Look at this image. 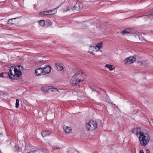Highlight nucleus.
I'll return each instance as SVG.
<instances>
[{"instance_id": "f257e3e1", "label": "nucleus", "mask_w": 153, "mask_h": 153, "mask_svg": "<svg viewBox=\"0 0 153 153\" xmlns=\"http://www.w3.org/2000/svg\"><path fill=\"white\" fill-rule=\"evenodd\" d=\"M23 70L22 66L19 65L17 68L15 66H12L10 67L9 72L6 73L9 78L11 79H15L16 77H19L22 74V71Z\"/></svg>"}, {"instance_id": "f03ea898", "label": "nucleus", "mask_w": 153, "mask_h": 153, "mask_svg": "<svg viewBox=\"0 0 153 153\" xmlns=\"http://www.w3.org/2000/svg\"><path fill=\"white\" fill-rule=\"evenodd\" d=\"M139 139L140 145L143 146H146L149 142L150 138L149 135L145 133H142L140 134Z\"/></svg>"}, {"instance_id": "7ed1b4c3", "label": "nucleus", "mask_w": 153, "mask_h": 153, "mask_svg": "<svg viewBox=\"0 0 153 153\" xmlns=\"http://www.w3.org/2000/svg\"><path fill=\"white\" fill-rule=\"evenodd\" d=\"M97 124L96 121L91 120L86 123V127L88 131H92L97 128Z\"/></svg>"}, {"instance_id": "20e7f679", "label": "nucleus", "mask_w": 153, "mask_h": 153, "mask_svg": "<svg viewBox=\"0 0 153 153\" xmlns=\"http://www.w3.org/2000/svg\"><path fill=\"white\" fill-rule=\"evenodd\" d=\"M74 75L76 76L80 82L84 81L85 78V74L82 70L77 71Z\"/></svg>"}, {"instance_id": "39448f33", "label": "nucleus", "mask_w": 153, "mask_h": 153, "mask_svg": "<svg viewBox=\"0 0 153 153\" xmlns=\"http://www.w3.org/2000/svg\"><path fill=\"white\" fill-rule=\"evenodd\" d=\"M41 90L45 93L52 91L55 92L56 94H57V93L59 92L58 90L56 88H49L47 86L41 87Z\"/></svg>"}, {"instance_id": "423d86ee", "label": "nucleus", "mask_w": 153, "mask_h": 153, "mask_svg": "<svg viewBox=\"0 0 153 153\" xmlns=\"http://www.w3.org/2000/svg\"><path fill=\"white\" fill-rule=\"evenodd\" d=\"M83 7L82 3L80 1H77L73 7L71 8L72 10L77 11L81 9Z\"/></svg>"}, {"instance_id": "0eeeda50", "label": "nucleus", "mask_w": 153, "mask_h": 153, "mask_svg": "<svg viewBox=\"0 0 153 153\" xmlns=\"http://www.w3.org/2000/svg\"><path fill=\"white\" fill-rule=\"evenodd\" d=\"M70 83L73 86L77 85L80 82L76 76H73L70 80Z\"/></svg>"}, {"instance_id": "6e6552de", "label": "nucleus", "mask_w": 153, "mask_h": 153, "mask_svg": "<svg viewBox=\"0 0 153 153\" xmlns=\"http://www.w3.org/2000/svg\"><path fill=\"white\" fill-rule=\"evenodd\" d=\"M42 68L43 71L42 75L49 73L51 70V67L49 65H46L45 67H42Z\"/></svg>"}, {"instance_id": "1a4fd4ad", "label": "nucleus", "mask_w": 153, "mask_h": 153, "mask_svg": "<svg viewBox=\"0 0 153 153\" xmlns=\"http://www.w3.org/2000/svg\"><path fill=\"white\" fill-rule=\"evenodd\" d=\"M59 6L58 7L54 9L53 10H50L47 11H44L43 13V14L44 15H48L55 13L56 12L57 9L59 8Z\"/></svg>"}, {"instance_id": "9d476101", "label": "nucleus", "mask_w": 153, "mask_h": 153, "mask_svg": "<svg viewBox=\"0 0 153 153\" xmlns=\"http://www.w3.org/2000/svg\"><path fill=\"white\" fill-rule=\"evenodd\" d=\"M136 60L135 58L133 57H130L129 58H126L125 60V62L127 63L129 62L130 63H132Z\"/></svg>"}, {"instance_id": "9b49d317", "label": "nucleus", "mask_w": 153, "mask_h": 153, "mask_svg": "<svg viewBox=\"0 0 153 153\" xmlns=\"http://www.w3.org/2000/svg\"><path fill=\"white\" fill-rule=\"evenodd\" d=\"M51 131L46 130H45L42 131L41 134L43 137H45L48 136L51 134Z\"/></svg>"}, {"instance_id": "f8f14e48", "label": "nucleus", "mask_w": 153, "mask_h": 153, "mask_svg": "<svg viewBox=\"0 0 153 153\" xmlns=\"http://www.w3.org/2000/svg\"><path fill=\"white\" fill-rule=\"evenodd\" d=\"M55 66L56 67L58 71H61L63 69L62 64H60L59 62L56 63L55 65Z\"/></svg>"}, {"instance_id": "ddd939ff", "label": "nucleus", "mask_w": 153, "mask_h": 153, "mask_svg": "<svg viewBox=\"0 0 153 153\" xmlns=\"http://www.w3.org/2000/svg\"><path fill=\"white\" fill-rule=\"evenodd\" d=\"M63 129L67 133H71L72 132V130L71 127L64 126H63Z\"/></svg>"}, {"instance_id": "4468645a", "label": "nucleus", "mask_w": 153, "mask_h": 153, "mask_svg": "<svg viewBox=\"0 0 153 153\" xmlns=\"http://www.w3.org/2000/svg\"><path fill=\"white\" fill-rule=\"evenodd\" d=\"M102 43H98L95 47H94V49L95 50V52H97L100 49L102 48Z\"/></svg>"}, {"instance_id": "2eb2a0df", "label": "nucleus", "mask_w": 153, "mask_h": 153, "mask_svg": "<svg viewBox=\"0 0 153 153\" xmlns=\"http://www.w3.org/2000/svg\"><path fill=\"white\" fill-rule=\"evenodd\" d=\"M132 132L134 133H136L137 135L139 134H140L142 133L141 132L140 129L139 128H134L132 130Z\"/></svg>"}, {"instance_id": "dca6fc26", "label": "nucleus", "mask_w": 153, "mask_h": 153, "mask_svg": "<svg viewBox=\"0 0 153 153\" xmlns=\"http://www.w3.org/2000/svg\"><path fill=\"white\" fill-rule=\"evenodd\" d=\"M48 152L46 149H44L35 150V153H48Z\"/></svg>"}, {"instance_id": "f3484780", "label": "nucleus", "mask_w": 153, "mask_h": 153, "mask_svg": "<svg viewBox=\"0 0 153 153\" xmlns=\"http://www.w3.org/2000/svg\"><path fill=\"white\" fill-rule=\"evenodd\" d=\"M43 71L42 67L36 69L35 70V73L37 76L42 75Z\"/></svg>"}, {"instance_id": "a211bd4d", "label": "nucleus", "mask_w": 153, "mask_h": 153, "mask_svg": "<svg viewBox=\"0 0 153 153\" xmlns=\"http://www.w3.org/2000/svg\"><path fill=\"white\" fill-rule=\"evenodd\" d=\"M132 31V29L130 28H127L123 30L121 32L122 34L125 35L127 33H129Z\"/></svg>"}, {"instance_id": "6ab92c4d", "label": "nucleus", "mask_w": 153, "mask_h": 153, "mask_svg": "<svg viewBox=\"0 0 153 153\" xmlns=\"http://www.w3.org/2000/svg\"><path fill=\"white\" fill-rule=\"evenodd\" d=\"M135 38L137 39L138 42H140L143 40V38L141 36H139L138 35H136L135 36Z\"/></svg>"}, {"instance_id": "aec40b11", "label": "nucleus", "mask_w": 153, "mask_h": 153, "mask_svg": "<svg viewBox=\"0 0 153 153\" xmlns=\"http://www.w3.org/2000/svg\"><path fill=\"white\" fill-rule=\"evenodd\" d=\"M94 48V46H90L89 51V53L94 55V50H93Z\"/></svg>"}, {"instance_id": "412c9836", "label": "nucleus", "mask_w": 153, "mask_h": 153, "mask_svg": "<svg viewBox=\"0 0 153 153\" xmlns=\"http://www.w3.org/2000/svg\"><path fill=\"white\" fill-rule=\"evenodd\" d=\"M105 67L108 68L110 71H112L114 68V67H113V66L109 64L106 65Z\"/></svg>"}, {"instance_id": "4be33fe9", "label": "nucleus", "mask_w": 153, "mask_h": 153, "mask_svg": "<svg viewBox=\"0 0 153 153\" xmlns=\"http://www.w3.org/2000/svg\"><path fill=\"white\" fill-rule=\"evenodd\" d=\"M39 24L42 27H44L45 25V22L44 20H41L39 21Z\"/></svg>"}, {"instance_id": "5701e85b", "label": "nucleus", "mask_w": 153, "mask_h": 153, "mask_svg": "<svg viewBox=\"0 0 153 153\" xmlns=\"http://www.w3.org/2000/svg\"><path fill=\"white\" fill-rule=\"evenodd\" d=\"M105 100L107 102L109 103H111V101L109 98V96H108L107 95H106V96Z\"/></svg>"}, {"instance_id": "b1692460", "label": "nucleus", "mask_w": 153, "mask_h": 153, "mask_svg": "<svg viewBox=\"0 0 153 153\" xmlns=\"http://www.w3.org/2000/svg\"><path fill=\"white\" fill-rule=\"evenodd\" d=\"M16 19V18H15L10 19L8 20V22H7L9 24H13L14 23L13 21V20L14 19Z\"/></svg>"}, {"instance_id": "393cba45", "label": "nucleus", "mask_w": 153, "mask_h": 153, "mask_svg": "<svg viewBox=\"0 0 153 153\" xmlns=\"http://www.w3.org/2000/svg\"><path fill=\"white\" fill-rule=\"evenodd\" d=\"M19 100L18 99L16 100V108H18L19 107Z\"/></svg>"}, {"instance_id": "a878e982", "label": "nucleus", "mask_w": 153, "mask_h": 153, "mask_svg": "<svg viewBox=\"0 0 153 153\" xmlns=\"http://www.w3.org/2000/svg\"><path fill=\"white\" fill-rule=\"evenodd\" d=\"M4 92L2 91H0V97H4Z\"/></svg>"}, {"instance_id": "bb28decb", "label": "nucleus", "mask_w": 153, "mask_h": 153, "mask_svg": "<svg viewBox=\"0 0 153 153\" xmlns=\"http://www.w3.org/2000/svg\"><path fill=\"white\" fill-rule=\"evenodd\" d=\"M69 10V8L67 7H66L65 8L63 9V11L64 12H67L68 10Z\"/></svg>"}, {"instance_id": "cd10ccee", "label": "nucleus", "mask_w": 153, "mask_h": 153, "mask_svg": "<svg viewBox=\"0 0 153 153\" xmlns=\"http://www.w3.org/2000/svg\"><path fill=\"white\" fill-rule=\"evenodd\" d=\"M46 22L49 25H51L52 24V22L49 20L46 21Z\"/></svg>"}, {"instance_id": "c85d7f7f", "label": "nucleus", "mask_w": 153, "mask_h": 153, "mask_svg": "<svg viewBox=\"0 0 153 153\" xmlns=\"http://www.w3.org/2000/svg\"><path fill=\"white\" fill-rule=\"evenodd\" d=\"M153 15V13H150L149 14H148V15H146V16H146V17H149L151 15Z\"/></svg>"}, {"instance_id": "c756f323", "label": "nucleus", "mask_w": 153, "mask_h": 153, "mask_svg": "<svg viewBox=\"0 0 153 153\" xmlns=\"http://www.w3.org/2000/svg\"><path fill=\"white\" fill-rule=\"evenodd\" d=\"M4 73H2L0 74V77H4Z\"/></svg>"}, {"instance_id": "7c9ffc66", "label": "nucleus", "mask_w": 153, "mask_h": 153, "mask_svg": "<svg viewBox=\"0 0 153 153\" xmlns=\"http://www.w3.org/2000/svg\"><path fill=\"white\" fill-rule=\"evenodd\" d=\"M146 153H150L149 150L148 149H146Z\"/></svg>"}, {"instance_id": "2f4dec72", "label": "nucleus", "mask_w": 153, "mask_h": 153, "mask_svg": "<svg viewBox=\"0 0 153 153\" xmlns=\"http://www.w3.org/2000/svg\"><path fill=\"white\" fill-rule=\"evenodd\" d=\"M139 153H144L143 150H140V151Z\"/></svg>"}, {"instance_id": "473e14b6", "label": "nucleus", "mask_w": 153, "mask_h": 153, "mask_svg": "<svg viewBox=\"0 0 153 153\" xmlns=\"http://www.w3.org/2000/svg\"><path fill=\"white\" fill-rule=\"evenodd\" d=\"M91 88L92 90L93 91H95V89L94 88H92V87H91Z\"/></svg>"}, {"instance_id": "72a5a7b5", "label": "nucleus", "mask_w": 153, "mask_h": 153, "mask_svg": "<svg viewBox=\"0 0 153 153\" xmlns=\"http://www.w3.org/2000/svg\"><path fill=\"white\" fill-rule=\"evenodd\" d=\"M93 50H94V53L95 52V50H94V49Z\"/></svg>"}, {"instance_id": "f704fd0d", "label": "nucleus", "mask_w": 153, "mask_h": 153, "mask_svg": "<svg viewBox=\"0 0 153 153\" xmlns=\"http://www.w3.org/2000/svg\"><path fill=\"white\" fill-rule=\"evenodd\" d=\"M41 13H42V12H40V14H41Z\"/></svg>"}, {"instance_id": "c9c22d12", "label": "nucleus", "mask_w": 153, "mask_h": 153, "mask_svg": "<svg viewBox=\"0 0 153 153\" xmlns=\"http://www.w3.org/2000/svg\"><path fill=\"white\" fill-rule=\"evenodd\" d=\"M15 148H18V147H15Z\"/></svg>"}, {"instance_id": "e433bc0d", "label": "nucleus", "mask_w": 153, "mask_h": 153, "mask_svg": "<svg viewBox=\"0 0 153 153\" xmlns=\"http://www.w3.org/2000/svg\"><path fill=\"white\" fill-rule=\"evenodd\" d=\"M152 10H153V9H152Z\"/></svg>"}]
</instances>
